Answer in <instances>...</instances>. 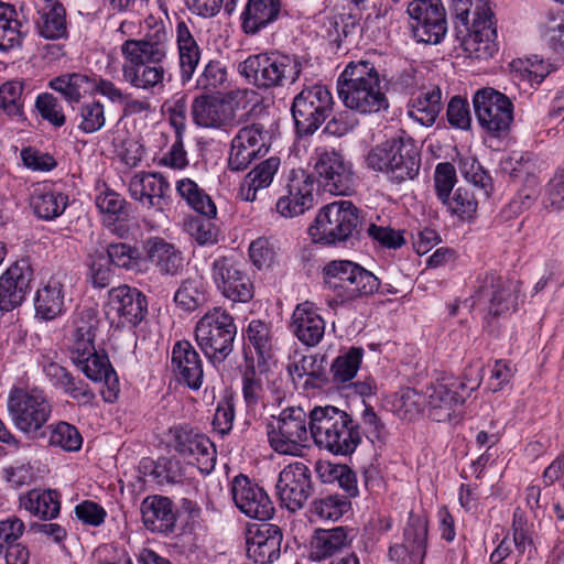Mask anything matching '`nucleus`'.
Returning <instances> with one entry per match:
<instances>
[{"label": "nucleus", "instance_id": "f3484780", "mask_svg": "<svg viewBox=\"0 0 564 564\" xmlns=\"http://www.w3.org/2000/svg\"><path fill=\"white\" fill-rule=\"evenodd\" d=\"M269 132L260 123H251L238 130L230 143L228 169L234 172L246 170L253 160L269 150Z\"/></svg>", "mask_w": 564, "mask_h": 564}, {"label": "nucleus", "instance_id": "603ef678", "mask_svg": "<svg viewBox=\"0 0 564 564\" xmlns=\"http://www.w3.org/2000/svg\"><path fill=\"white\" fill-rule=\"evenodd\" d=\"M442 204L446 206L452 215L463 221L471 220L478 208V199L468 186L457 187L453 196H447L446 200H442Z\"/></svg>", "mask_w": 564, "mask_h": 564}, {"label": "nucleus", "instance_id": "9d476101", "mask_svg": "<svg viewBox=\"0 0 564 564\" xmlns=\"http://www.w3.org/2000/svg\"><path fill=\"white\" fill-rule=\"evenodd\" d=\"M360 225L358 208L349 200H338L319 210L310 235L315 242L336 245L350 238Z\"/></svg>", "mask_w": 564, "mask_h": 564}, {"label": "nucleus", "instance_id": "f257e3e1", "mask_svg": "<svg viewBox=\"0 0 564 564\" xmlns=\"http://www.w3.org/2000/svg\"><path fill=\"white\" fill-rule=\"evenodd\" d=\"M147 32L139 39V21L123 20L117 29L126 37L120 46L122 82L134 89L154 93L164 88L172 36L162 21H147Z\"/></svg>", "mask_w": 564, "mask_h": 564}, {"label": "nucleus", "instance_id": "bf43d9fd", "mask_svg": "<svg viewBox=\"0 0 564 564\" xmlns=\"http://www.w3.org/2000/svg\"><path fill=\"white\" fill-rule=\"evenodd\" d=\"M107 258L115 267L135 270L140 267L141 253L135 246L126 242H110L106 247Z\"/></svg>", "mask_w": 564, "mask_h": 564}, {"label": "nucleus", "instance_id": "dca6fc26", "mask_svg": "<svg viewBox=\"0 0 564 564\" xmlns=\"http://www.w3.org/2000/svg\"><path fill=\"white\" fill-rule=\"evenodd\" d=\"M519 283L499 275L486 274L475 293L474 304L482 306L491 316H505L518 305Z\"/></svg>", "mask_w": 564, "mask_h": 564}, {"label": "nucleus", "instance_id": "412c9836", "mask_svg": "<svg viewBox=\"0 0 564 564\" xmlns=\"http://www.w3.org/2000/svg\"><path fill=\"white\" fill-rule=\"evenodd\" d=\"M106 314L111 322L118 318V324L138 326L148 313L145 295L135 288L120 285L108 293Z\"/></svg>", "mask_w": 564, "mask_h": 564}, {"label": "nucleus", "instance_id": "a211bd4d", "mask_svg": "<svg viewBox=\"0 0 564 564\" xmlns=\"http://www.w3.org/2000/svg\"><path fill=\"white\" fill-rule=\"evenodd\" d=\"M285 194L276 204V212L284 218L303 215L314 206V178L305 170H291L286 176Z\"/></svg>", "mask_w": 564, "mask_h": 564}, {"label": "nucleus", "instance_id": "774afa93", "mask_svg": "<svg viewBox=\"0 0 564 564\" xmlns=\"http://www.w3.org/2000/svg\"><path fill=\"white\" fill-rule=\"evenodd\" d=\"M542 203L549 212H564V167L546 184Z\"/></svg>", "mask_w": 564, "mask_h": 564}, {"label": "nucleus", "instance_id": "72a5a7b5", "mask_svg": "<svg viewBox=\"0 0 564 564\" xmlns=\"http://www.w3.org/2000/svg\"><path fill=\"white\" fill-rule=\"evenodd\" d=\"M291 328L304 345L315 346L324 336L325 322L314 304L306 301L296 305L292 315Z\"/></svg>", "mask_w": 564, "mask_h": 564}, {"label": "nucleus", "instance_id": "bb28decb", "mask_svg": "<svg viewBox=\"0 0 564 564\" xmlns=\"http://www.w3.org/2000/svg\"><path fill=\"white\" fill-rule=\"evenodd\" d=\"M33 279V270L25 261L9 267L0 276V310L13 311L25 300Z\"/></svg>", "mask_w": 564, "mask_h": 564}, {"label": "nucleus", "instance_id": "e2e57ef3", "mask_svg": "<svg viewBox=\"0 0 564 564\" xmlns=\"http://www.w3.org/2000/svg\"><path fill=\"white\" fill-rule=\"evenodd\" d=\"M35 109L41 118L55 128L66 122V116L59 100L51 93H42L35 99Z\"/></svg>", "mask_w": 564, "mask_h": 564}, {"label": "nucleus", "instance_id": "de8ad7c7", "mask_svg": "<svg viewBox=\"0 0 564 564\" xmlns=\"http://www.w3.org/2000/svg\"><path fill=\"white\" fill-rule=\"evenodd\" d=\"M203 278L188 276L183 280L174 294V302L183 311L193 312L206 302Z\"/></svg>", "mask_w": 564, "mask_h": 564}, {"label": "nucleus", "instance_id": "6e6d98bb", "mask_svg": "<svg viewBox=\"0 0 564 564\" xmlns=\"http://www.w3.org/2000/svg\"><path fill=\"white\" fill-rule=\"evenodd\" d=\"M350 509L347 497L329 495L315 499L310 507L311 514L319 520L337 521Z\"/></svg>", "mask_w": 564, "mask_h": 564}, {"label": "nucleus", "instance_id": "58836bf2", "mask_svg": "<svg viewBox=\"0 0 564 564\" xmlns=\"http://www.w3.org/2000/svg\"><path fill=\"white\" fill-rule=\"evenodd\" d=\"M98 327V318L94 310H83L74 321L70 354L75 357L93 354L96 350L94 341Z\"/></svg>", "mask_w": 564, "mask_h": 564}, {"label": "nucleus", "instance_id": "6e6552de", "mask_svg": "<svg viewBox=\"0 0 564 564\" xmlns=\"http://www.w3.org/2000/svg\"><path fill=\"white\" fill-rule=\"evenodd\" d=\"M236 333L232 316L221 307H214L196 323L195 340L205 357L216 365L232 351Z\"/></svg>", "mask_w": 564, "mask_h": 564}, {"label": "nucleus", "instance_id": "4be33fe9", "mask_svg": "<svg viewBox=\"0 0 564 564\" xmlns=\"http://www.w3.org/2000/svg\"><path fill=\"white\" fill-rule=\"evenodd\" d=\"M174 449L204 473H210L216 464V449L210 440L186 426L171 429Z\"/></svg>", "mask_w": 564, "mask_h": 564}, {"label": "nucleus", "instance_id": "864d4df0", "mask_svg": "<svg viewBox=\"0 0 564 564\" xmlns=\"http://www.w3.org/2000/svg\"><path fill=\"white\" fill-rule=\"evenodd\" d=\"M362 356V348L351 347L346 352L336 357L330 367L333 381L336 383L350 381L360 367Z\"/></svg>", "mask_w": 564, "mask_h": 564}, {"label": "nucleus", "instance_id": "c03bdc74", "mask_svg": "<svg viewBox=\"0 0 564 564\" xmlns=\"http://www.w3.org/2000/svg\"><path fill=\"white\" fill-rule=\"evenodd\" d=\"M26 31L14 6L0 1V51L20 46Z\"/></svg>", "mask_w": 564, "mask_h": 564}, {"label": "nucleus", "instance_id": "7c9ffc66", "mask_svg": "<svg viewBox=\"0 0 564 564\" xmlns=\"http://www.w3.org/2000/svg\"><path fill=\"white\" fill-rule=\"evenodd\" d=\"M143 250L147 259L161 276L174 278L182 273L184 257L175 245L161 237H151L144 241Z\"/></svg>", "mask_w": 564, "mask_h": 564}, {"label": "nucleus", "instance_id": "8fccbe9b", "mask_svg": "<svg viewBox=\"0 0 564 564\" xmlns=\"http://www.w3.org/2000/svg\"><path fill=\"white\" fill-rule=\"evenodd\" d=\"M24 83L22 80H8L0 85V115L9 118L24 117Z\"/></svg>", "mask_w": 564, "mask_h": 564}, {"label": "nucleus", "instance_id": "20e7f679", "mask_svg": "<svg viewBox=\"0 0 564 564\" xmlns=\"http://www.w3.org/2000/svg\"><path fill=\"white\" fill-rule=\"evenodd\" d=\"M366 164L372 171L384 173L392 182L402 183L419 174L421 156L411 138H392L371 148Z\"/></svg>", "mask_w": 564, "mask_h": 564}, {"label": "nucleus", "instance_id": "69168bd1", "mask_svg": "<svg viewBox=\"0 0 564 564\" xmlns=\"http://www.w3.org/2000/svg\"><path fill=\"white\" fill-rule=\"evenodd\" d=\"M242 394L248 409L258 405L264 395V376L253 367L247 368L242 377Z\"/></svg>", "mask_w": 564, "mask_h": 564}, {"label": "nucleus", "instance_id": "2f4dec72", "mask_svg": "<svg viewBox=\"0 0 564 564\" xmlns=\"http://www.w3.org/2000/svg\"><path fill=\"white\" fill-rule=\"evenodd\" d=\"M193 24L178 21L175 26V43L178 55L180 78L183 84L192 80L200 61V47L194 36Z\"/></svg>", "mask_w": 564, "mask_h": 564}, {"label": "nucleus", "instance_id": "cd10ccee", "mask_svg": "<svg viewBox=\"0 0 564 564\" xmlns=\"http://www.w3.org/2000/svg\"><path fill=\"white\" fill-rule=\"evenodd\" d=\"M282 542L281 529L272 523L248 528L247 554L258 564H270L279 558Z\"/></svg>", "mask_w": 564, "mask_h": 564}, {"label": "nucleus", "instance_id": "423d86ee", "mask_svg": "<svg viewBox=\"0 0 564 564\" xmlns=\"http://www.w3.org/2000/svg\"><path fill=\"white\" fill-rule=\"evenodd\" d=\"M238 72L249 84L269 89L295 83L302 72V63L296 56L261 53L239 63Z\"/></svg>", "mask_w": 564, "mask_h": 564}, {"label": "nucleus", "instance_id": "ddd939ff", "mask_svg": "<svg viewBox=\"0 0 564 564\" xmlns=\"http://www.w3.org/2000/svg\"><path fill=\"white\" fill-rule=\"evenodd\" d=\"M474 110L480 127L495 137L506 134L513 121V104L505 94L487 87L476 91Z\"/></svg>", "mask_w": 564, "mask_h": 564}, {"label": "nucleus", "instance_id": "2eb2a0df", "mask_svg": "<svg viewBox=\"0 0 564 564\" xmlns=\"http://www.w3.org/2000/svg\"><path fill=\"white\" fill-rule=\"evenodd\" d=\"M210 279L223 296L247 303L253 297V284L241 265L232 258L221 256L210 264Z\"/></svg>", "mask_w": 564, "mask_h": 564}, {"label": "nucleus", "instance_id": "39448f33", "mask_svg": "<svg viewBox=\"0 0 564 564\" xmlns=\"http://www.w3.org/2000/svg\"><path fill=\"white\" fill-rule=\"evenodd\" d=\"M456 17L469 25L464 40L465 51L478 59L492 57L498 51L494 13L487 0H455Z\"/></svg>", "mask_w": 564, "mask_h": 564}, {"label": "nucleus", "instance_id": "5fc2aeb1", "mask_svg": "<svg viewBox=\"0 0 564 564\" xmlns=\"http://www.w3.org/2000/svg\"><path fill=\"white\" fill-rule=\"evenodd\" d=\"M47 430L48 445L66 452H77L82 448L83 437L74 425L62 421L48 425Z\"/></svg>", "mask_w": 564, "mask_h": 564}, {"label": "nucleus", "instance_id": "9b49d317", "mask_svg": "<svg viewBox=\"0 0 564 564\" xmlns=\"http://www.w3.org/2000/svg\"><path fill=\"white\" fill-rule=\"evenodd\" d=\"M306 419V412L300 406L284 409L278 417H273L267 424L268 441L273 451L284 455L301 452L310 431Z\"/></svg>", "mask_w": 564, "mask_h": 564}, {"label": "nucleus", "instance_id": "f03ea898", "mask_svg": "<svg viewBox=\"0 0 564 564\" xmlns=\"http://www.w3.org/2000/svg\"><path fill=\"white\" fill-rule=\"evenodd\" d=\"M344 106L360 115L377 113L389 107L383 78L369 61L350 62L337 80Z\"/></svg>", "mask_w": 564, "mask_h": 564}, {"label": "nucleus", "instance_id": "13d9d810", "mask_svg": "<svg viewBox=\"0 0 564 564\" xmlns=\"http://www.w3.org/2000/svg\"><path fill=\"white\" fill-rule=\"evenodd\" d=\"M318 471L324 482L337 480L339 487L346 491L347 498L358 495L356 474L346 465H321Z\"/></svg>", "mask_w": 564, "mask_h": 564}, {"label": "nucleus", "instance_id": "f704fd0d", "mask_svg": "<svg viewBox=\"0 0 564 564\" xmlns=\"http://www.w3.org/2000/svg\"><path fill=\"white\" fill-rule=\"evenodd\" d=\"M140 510L143 524L148 530L163 534L174 531L176 513L173 502L167 497L149 496L141 502Z\"/></svg>", "mask_w": 564, "mask_h": 564}, {"label": "nucleus", "instance_id": "7ed1b4c3", "mask_svg": "<svg viewBox=\"0 0 564 564\" xmlns=\"http://www.w3.org/2000/svg\"><path fill=\"white\" fill-rule=\"evenodd\" d=\"M308 429L316 446L334 455H350L361 442L358 424L336 406H315L311 410Z\"/></svg>", "mask_w": 564, "mask_h": 564}, {"label": "nucleus", "instance_id": "09e8293b", "mask_svg": "<svg viewBox=\"0 0 564 564\" xmlns=\"http://www.w3.org/2000/svg\"><path fill=\"white\" fill-rule=\"evenodd\" d=\"M176 192L197 213L207 218L216 216L217 208L209 195H207L191 178H182L176 183Z\"/></svg>", "mask_w": 564, "mask_h": 564}, {"label": "nucleus", "instance_id": "a19ab883", "mask_svg": "<svg viewBox=\"0 0 564 564\" xmlns=\"http://www.w3.org/2000/svg\"><path fill=\"white\" fill-rule=\"evenodd\" d=\"M68 204V197L48 186H37L30 196V207L35 216L53 220L61 216Z\"/></svg>", "mask_w": 564, "mask_h": 564}, {"label": "nucleus", "instance_id": "4d7b16f0", "mask_svg": "<svg viewBox=\"0 0 564 564\" xmlns=\"http://www.w3.org/2000/svg\"><path fill=\"white\" fill-rule=\"evenodd\" d=\"M248 345L252 346L257 356L259 365L265 362L272 355V338L270 335L269 326L260 321L253 319L249 323L247 328Z\"/></svg>", "mask_w": 564, "mask_h": 564}, {"label": "nucleus", "instance_id": "052dcab7", "mask_svg": "<svg viewBox=\"0 0 564 564\" xmlns=\"http://www.w3.org/2000/svg\"><path fill=\"white\" fill-rule=\"evenodd\" d=\"M425 397L416 390L406 388L398 392L393 399V409L402 420L412 421L422 411Z\"/></svg>", "mask_w": 564, "mask_h": 564}, {"label": "nucleus", "instance_id": "e433bc0d", "mask_svg": "<svg viewBox=\"0 0 564 564\" xmlns=\"http://www.w3.org/2000/svg\"><path fill=\"white\" fill-rule=\"evenodd\" d=\"M408 116L423 127H432L442 109V91L438 86L421 88L410 100Z\"/></svg>", "mask_w": 564, "mask_h": 564}, {"label": "nucleus", "instance_id": "3c124183", "mask_svg": "<svg viewBox=\"0 0 564 564\" xmlns=\"http://www.w3.org/2000/svg\"><path fill=\"white\" fill-rule=\"evenodd\" d=\"M75 120L77 129L86 134L100 131L106 126L105 106L99 100H89L79 105Z\"/></svg>", "mask_w": 564, "mask_h": 564}, {"label": "nucleus", "instance_id": "49530a36", "mask_svg": "<svg viewBox=\"0 0 564 564\" xmlns=\"http://www.w3.org/2000/svg\"><path fill=\"white\" fill-rule=\"evenodd\" d=\"M36 23L39 33L47 40L62 39L67 34L65 8L58 1H48Z\"/></svg>", "mask_w": 564, "mask_h": 564}, {"label": "nucleus", "instance_id": "4c0bfd02", "mask_svg": "<svg viewBox=\"0 0 564 564\" xmlns=\"http://www.w3.org/2000/svg\"><path fill=\"white\" fill-rule=\"evenodd\" d=\"M280 164V158L271 156L254 166L240 183L238 197L249 203L257 200L258 192L271 185Z\"/></svg>", "mask_w": 564, "mask_h": 564}, {"label": "nucleus", "instance_id": "a878e982", "mask_svg": "<svg viewBox=\"0 0 564 564\" xmlns=\"http://www.w3.org/2000/svg\"><path fill=\"white\" fill-rule=\"evenodd\" d=\"M170 192V183L160 172L135 173L129 182L131 198L148 209L163 210Z\"/></svg>", "mask_w": 564, "mask_h": 564}, {"label": "nucleus", "instance_id": "0e129e2a", "mask_svg": "<svg viewBox=\"0 0 564 564\" xmlns=\"http://www.w3.org/2000/svg\"><path fill=\"white\" fill-rule=\"evenodd\" d=\"M111 263L102 252H96L88 257V280L95 288L108 286L113 276Z\"/></svg>", "mask_w": 564, "mask_h": 564}, {"label": "nucleus", "instance_id": "79ce46f5", "mask_svg": "<svg viewBox=\"0 0 564 564\" xmlns=\"http://www.w3.org/2000/svg\"><path fill=\"white\" fill-rule=\"evenodd\" d=\"M20 506L34 517L51 520L58 516L61 510L59 495L56 490L32 489L20 497Z\"/></svg>", "mask_w": 564, "mask_h": 564}, {"label": "nucleus", "instance_id": "b1692460", "mask_svg": "<svg viewBox=\"0 0 564 564\" xmlns=\"http://www.w3.org/2000/svg\"><path fill=\"white\" fill-rule=\"evenodd\" d=\"M466 395L457 390V380L442 378L426 389L429 415L436 422L449 421L465 402Z\"/></svg>", "mask_w": 564, "mask_h": 564}, {"label": "nucleus", "instance_id": "5701e85b", "mask_svg": "<svg viewBox=\"0 0 564 564\" xmlns=\"http://www.w3.org/2000/svg\"><path fill=\"white\" fill-rule=\"evenodd\" d=\"M231 495L236 507L249 518L267 521L274 512L272 501L263 488L242 474L232 479Z\"/></svg>", "mask_w": 564, "mask_h": 564}, {"label": "nucleus", "instance_id": "0eeeda50", "mask_svg": "<svg viewBox=\"0 0 564 564\" xmlns=\"http://www.w3.org/2000/svg\"><path fill=\"white\" fill-rule=\"evenodd\" d=\"M8 411L14 426L32 438L43 437L53 406L43 390L12 387L8 395Z\"/></svg>", "mask_w": 564, "mask_h": 564}, {"label": "nucleus", "instance_id": "1a4fd4ad", "mask_svg": "<svg viewBox=\"0 0 564 564\" xmlns=\"http://www.w3.org/2000/svg\"><path fill=\"white\" fill-rule=\"evenodd\" d=\"M323 273L325 285L343 302L373 294L380 286L372 272L349 260H333L324 267Z\"/></svg>", "mask_w": 564, "mask_h": 564}, {"label": "nucleus", "instance_id": "aec40b11", "mask_svg": "<svg viewBox=\"0 0 564 564\" xmlns=\"http://www.w3.org/2000/svg\"><path fill=\"white\" fill-rule=\"evenodd\" d=\"M275 488L285 508L302 509L313 490L310 468L302 462L289 464L280 471Z\"/></svg>", "mask_w": 564, "mask_h": 564}, {"label": "nucleus", "instance_id": "473e14b6", "mask_svg": "<svg viewBox=\"0 0 564 564\" xmlns=\"http://www.w3.org/2000/svg\"><path fill=\"white\" fill-rule=\"evenodd\" d=\"M64 281V275H53L36 291L34 308L37 318L52 321L65 312Z\"/></svg>", "mask_w": 564, "mask_h": 564}, {"label": "nucleus", "instance_id": "c85d7f7f", "mask_svg": "<svg viewBox=\"0 0 564 564\" xmlns=\"http://www.w3.org/2000/svg\"><path fill=\"white\" fill-rule=\"evenodd\" d=\"M171 370L178 382L192 390H198L203 384V362L188 340H180L173 346Z\"/></svg>", "mask_w": 564, "mask_h": 564}, {"label": "nucleus", "instance_id": "37998d69", "mask_svg": "<svg viewBox=\"0 0 564 564\" xmlns=\"http://www.w3.org/2000/svg\"><path fill=\"white\" fill-rule=\"evenodd\" d=\"M347 544V532L343 527L317 529L311 539L310 557L314 561L326 560Z\"/></svg>", "mask_w": 564, "mask_h": 564}, {"label": "nucleus", "instance_id": "6ab92c4d", "mask_svg": "<svg viewBox=\"0 0 564 564\" xmlns=\"http://www.w3.org/2000/svg\"><path fill=\"white\" fill-rule=\"evenodd\" d=\"M325 191L333 195H348L352 191L354 176L344 155L334 149H319L314 164Z\"/></svg>", "mask_w": 564, "mask_h": 564}, {"label": "nucleus", "instance_id": "4468645a", "mask_svg": "<svg viewBox=\"0 0 564 564\" xmlns=\"http://www.w3.org/2000/svg\"><path fill=\"white\" fill-rule=\"evenodd\" d=\"M406 13L413 37L419 43L437 44L447 32V21L441 0H412Z\"/></svg>", "mask_w": 564, "mask_h": 564}, {"label": "nucleus", "instance_id": "f8f14e48", "mask_svg": "<svg viewBox=\"0 0 564 564\" xmlns=\"http://www.w3.org/2000/svg\"><path fill=\"white\" fill-rule=\"evenodd\" d=\"M333 97L327 87L304 88L293 100L292 116L300 133L312 134L330 116Z\"/></svg>", "mask_w": 564, "mask_h": 564}, {"label": "nucleus", "instance_id": "338daca9", "mask_svg": "<svg viewBox=\"0 0 564 564\" xmlns=\"http://www.w3.org/2000/svg\"><path fill=\"white\" fill-rule=\"evenodd\" d=\"M542 39L550 50L564 59V15H551L543 25Z\"/></svg>", "mask_w": 564, "mask_h": 564}, {"label": "nucleus", "instance_id": "c756f323", "mask_svg": "<svg viewBox=\"0 0 564 564\" xmlns=\"http://www.w3.org/2000/svg\"><path fill=\"white\" fill-rule=\"evenodd\" d=\"M73 362L88 379L95 382H104L106 389L101 390V394L106 402L111 403L117 400L119 381L106 355H100L97 350H94L93 354L75 357Z\"/></svg>", "mask_w": 564, "mask_h": 564}, {"label": "nucleus", "instance_id": "a18cd8bd", "mask_svg": "<svg viewBox=\"0 0 564 564\" xmlns=\"http://www.w3.org/2000/svg\"><path fill=\"white\" fill-rule=\"evenodd\" d=\"M93 79L82 73H68L50 80L48 86L69 104H78L85 94H91Z\"/></svg>", "mask_w": 564, "mask_h": 564}, {"label": "nucleus", "instance_id": "393cba45", "mask_svg": "<svg viewBox=\"0 0 564 564\" xmlns=\"http://www.w3.org/2000/svg\"><path fill=\"white\" fill-rule=\"evenodd\" d=\"M427 523L424 518L410 512L402 544L389 549L391 560L400 564H423L426 555Z\"/></svg>", "mask_w": 564, "mask_h": 564}, {"label": "nucleus", "instance_id": "680f3d73", "mask_svg": "<svg viewBox=\"0 0 564 564\" xmlns=\"http://www.w3.org/2000/svg\"><path fill=\"white\" fill-rule=\"evenodd\" d=\"M228 74L226 67L219 61H209L196 80L197 88L206 91L226 89Z\"/></svg>", "mask_w": 564, "mask_h": 564}, {"label": "nucleus", "instance_id": "ea45409f", "mask_svg": "<svg viewBox=\"0 0 564 564\" xmlns=\"http://www.w3.org/2000/svg\"><path fill=\"white\" fill-rule=\"evenodd\" d=\"M280 11V0H248L241 14L245 33H258L261 29L274 22Z\"/></svg>", "mask_w": 564, "mask_h": 564}, {"label": "nucleus", "instance_id": "c9c22d12", "mask_svg": "<svg viewBox=\"0 0 564 564\" xmlns=\"http://www.w3.org/2000/svg\"><path fill=\"white\" fill-rule=\"evenodd\" d=\"M192 117L203 128H225L234 122L232 108L215 97L199 96L193 100Z\"/></svg>", "mask_w": 564, "mask_h": 564}]
</instances>
